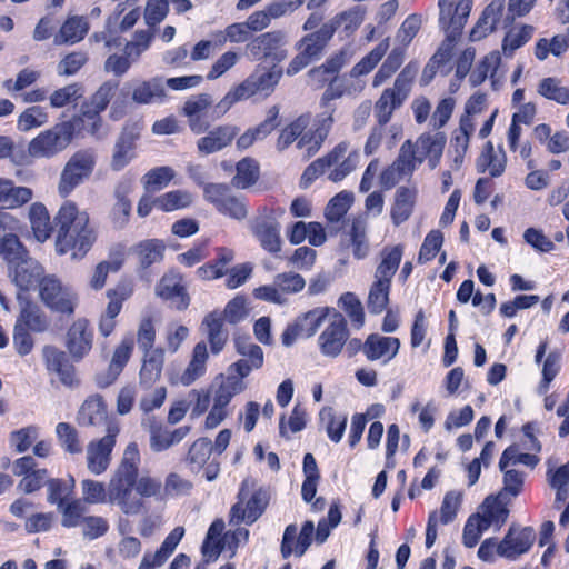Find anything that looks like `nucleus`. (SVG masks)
<instances>
[{"instance_id":"nucleus-9","label":"nucleus","mask_w":569,"mask_h":569,"mask_svg":"<svg viewBox=\"0 0 569 569\" xmlns=\"http://www.w3.org/2000/svg\"><path fill=\"white\" fill-rule=\"evenodd\" d=\"M203 198L217 212L232 220L242 221L248 217V199L242 194L233 193L227 183L203 184Z\"/></svg>"},{"instance_id":"nucleus-58","label":"nucleus","mask_w":569,"mask_h":569,"mask_svg":"<svg viewBox=\"0 0 569 569\" xmlns=\"http://www.w3.org/2000/svg\"><path fill=\"white\" fill-rule=\"evenodd\" d=\"M193 490V483L178 472H169L162 483L161 501L178 499L189 496Z\"/></svg>"},{"instance_id":"nucleus-62","label":"nucleus","mask_w":569,"mask_h":569,"mask_svg":"<svg viewBox=\"0 0 569 569\" xmlns=\"http://www.w3.org/2000/svg\"><path fill=\"white\" fill-rule=\"evenodd\" d=\"M332 310L336 309L330 307H317L297 317L296 321L301 327L303 336L312 337L322 322L332 315Z\"/></svg>"},{"instance_id":"nucleus-54","label":"nucleus","mask_w":569,"mask_h":569,"mask_svg":"<svg viewBox=\"0 0 569 569\" xmlns=\"http://www.w3.org/2000/svg\"><path fill=\"white\" fill-rule=\"evenodd\" d=\"M29 256V251L19 239L18 233L0 237V257L7 262L8 268Z\"/></svg>"},{"instance_id":"nucleus-24","label":"nucleus","mask_w":569,"mask_h":569,"mask_svg":"<svg viewBox=\"0 0 569 569\" xmlns=\"http://www.w3.org/2000/svg\"><path fill=\"white\" fill-rule=\"evenodd\" d=\"M399 349V338L370 333L366 338L365 357L368 361L380 360L386 365L398 355Z\"/></svg>"},{"instance_id":"nucleus-15","label":"nucleus","mask_w":569,"mask_h":569,"mask_svg":"<svg viewBox=\"0 0 569 569\" xmlns=\"http://www.w3.org/2000/svg\"><path fill=\"white\" fill-rule=\"evenodd\" d=\"M472 0H438L439 26L447 41H456L462 33L472 9Z\"/></svg>"},{"instance_id":"nucleus-31","label":"nucleus","mask_w":569,"mask_h":569,"mask_svg":"<svg viewBox=\"0 0 569 569\" xmlns=\"http://www.w3.org/2000/svg\"><path fill=\"white\" fill-rule=\"evenodd\" d=\"M268 500L261 490L252 492L243 506L242 500L231 507L230 521L237 525L246 522L248 526L256 522L264 512Z\"/></svg>"},{"instance_id":"nucleus-38","label":"nucleus","mask_w":569,"mask_h":569,"mask_svg":"<svg viewBox=\"0 0 569 569\" xmlns=\"http://www.w3.org/2000/svg\"><path fill=\"white\" fill-rule=\"evenodd\" d=\"M191 427L182 426L172 431L168 430L161 423L150 426V448L153 452H162L173 445L182 441L190 432Z\"/></svg>"},{"instance_id":"nucleus-16","label":"nucleus","mask_w":569,"mask_h":569,"mask_svg":"<svg viewBox=\"0 0 569 569\" xmlns=\"http://www.w3.org/2000/svg\"><path fill=\"white\" fill-rule=\"evenodd\" d=\"M350 337L347 319L342 313L332 310L329 323L318 337V348L326 358H338Z\"/></svg>"},{"instance_id":"nucleus-1","label":"nucleus","mask_w":569,"mask_h":569,"mask_svg":"<svg viewBox=\"0 0 569 569\" xmlns=\"http://www.w3.org/2000/svg\"><path fill=\"white\" fill-rule=\"evenodd\" d=\"M141 456L137 442L124 448L122 457L109 480V500L126 515H138L144 509V498L161 501L162 482L149 475L139 476Z\"/></svg>"},{"instance_id":"nucleus-8","label":"nucleus","mask_w":569,"mask_h":569,"mask_svg":"<svg viewBox=\"0 0 569 569\" xmlns=\"http://www.w3.org/2000/svg\"><path fill=\"white\" fill-rule=\"evenodd\" d=\"M97 156L93 149H80L66 162L58 182V193L67 199L94 171Z\"/></svg>"},{"instance_id":"nucleus-35","label":"nucleus","mask_w":569,"mask_h":569,"mask_svg":"<svg viewBox=\"0 0 569 569\" xmlns=\"http://www.w3.org/2000/svg\"><path fill=\"white\" fill-rule=\"evenodd\" d=\"M132 250L138 260V271L143 277L152 264L163 260L166 243L161 239H146L134 244Z\"/></svg>"},{"instance_id":"nucleus-20","label":"nucleus","mask_w":569,"mask_h":569,"mask_svg":"<svg viewBox=\"0 0 569 569\" xmlns=\"http://www.w3.org/2000/svg\"><path fill=\"white\" fill-rule=\"evenodd\" d=\"M157 296L168 301L170 308L184 311L190 306V295L183 282V277L178 272L164 273L156 287Z\"/></svg>"},{"instance_id":"nucleus-44","label":"nucleus","mask_w":569,"mask_h":569,"mask_svg":"<svg viewBox=\"0 0 569 569\" xmlns=\"http://www.w3.org/2000/svg\"><path fill=\"white\" fill-rule=\"evenodd\" d=\"M403 244L386 246L380 251V262L375 271V279L392 282L401 263Z\"/></svg>"},{"instance_id":"nucleus-3","label":"nucleus","mask_w":569,"mask_h":569,"mask_svg":"<svg viewBox=\"0 0 569 569\" xmlns=\"http://www.w3.org/2000/svg\"><path fill=\"white\" fill-rule=\"evenodd\" d=\"M350 143L340 141L323 157L313 160L306 167L300 179V187H310L320 176L327 173L331 182H340L359 164L360 153L355 149L349 151Z\"/></svg>"},{"instance_id":"nucleus-30","label":"nucleus","mask_w":569,"mask_h":569,"mask_svg":"<svg viewBox=\"0 0 569 569\" xmlns=\"http://www.w3.org/2000/svg\"><path fill=\"white\" fill-rule=\"evenodd\" d=\"M332 112L327 117L318 119L311 127L309 126L303 130L299 137L296 147L298 149H306L308 157L316 154L327 139L333 123Z\"/></svg>"},{"instance_id":"nucleus-19","label":"nucleus","mask_w":569,"mask_h":569,"mask_svg":"<svg viewBox=\"0 0 569 569\" xmlns=\"http://www.w3.org/2000/svg\"><path fill=\"white\" fill-rule=\"evenodd\" d=\"M94 331L90 321L82 317L74 320L66 333V348L74 361L82 360L93 347Z\"/></svg>"},{"instance_id":"nucleus-12","label":"nucleus","mask_w":569,"mask_h":569,"mask_svg":"<svg viewBox=\"0 0 569 569\" xmlns=\"http://www.w3.org/2000/svg\"><path fill=\"white\" fill-rule=\"evenodd\" d=\"M39 298L53 313L70 318L79 303L78 295L54 276H46L40 282Z\"/></svg>"},{"instance_id":"nucleus-10","label":"nucleus","mask_w":569,"mask_h":569,"mask_svg":"<svg viewBox=\"0 0 569 569\" xmlns=\"http://www.w3.org/2000/svg\"><path fill=\"white\" fill-rule=\"evenodd\" d=\"M288 38L282 30H272L251 37L246 53L252 61L270 62L278 66L288 57Z\"/></svg>"},{"instance_id":"nucleus-57","label":"nucleus","mask_w":569,"mask_h":569,"mask_svg":"<svg viewBox=\"0 0 569 569\" xmlns=\"http://www.w3.org/2000/svg\"><path fill=\"white\" fill-rule=\"evenodd\" d=\"M311 121L309 114H301L283 127L278 136L276 147L279 151L288 149L293 142H298L302 131L306 130Z\"/></svg>"},{"instance_id":"nucleus-21","label":"nucleus","mask_w":569,"mask_h":569,"mask_svg":"<svg viewBox=\"0 0 569 569\" xmlns=\"http://www.w3.org/2000/svg\"><path fill=\"white\" fill-rule=\"evenodd\" d=\"M8 269L13 283L19 289L17 295L19 301L23 299L22 293L39 289L42 278L46 277L42 266L30 256Z\"/></svg>"},{"instance_id":"nucleus-6","label":"nucleus","mask_w":569,"mask_h":569,"mask_svg":"<svg viewBox=\"0 0 569 569\" xmlns=\"http://www.w3.org/2000/svg\"><path fill=\"white\" fill-rule=\"evenodd\" d=\"M282 74L283 70L278 66H272L262 71L256 70L241 83L233 87L216 106V109L219 110L220 114H223L238 101L247 100L256 94L269 97L273 93Z\"/></svg>"},{"instance_id":"nucleus-40","label":"nucleus","mask_w":569,"mask_h":569,"mask_svg":"<svg viewBox=\"0 0 569 569\" xmlns=\"http://www.w3.org/2000/svg\"><path fill=\"white\" fill-rule=\"evenodd\" d=\"M211 103V97L207 93H200L184 102L182 112L189 118V128L194 134L204 133L209 129V123L201 118L200 113L207 110Z\"/></svg>"},{"instance_id":"nucleus-63","label":"nucleus","mask_w":569,"mask_h":569,"mask_svg":"<svg viewBox=\"0 0 569 569\" xmlns=\"http://www.w3.org/2000/svg\"><path fill=\"white\" fill-rule=\"evenodd\" d=\"M475 131V123L472 118L468 116H461L459 120V127L453 130L451 137V146L455 152L463 157L468 150L470 137Z\"/></svg>"},{"instance_id":"nucleus-60","label":"nucleus","mask_w":569,"mask_h":569,"mask_svg":"<svg viewBox=\"0 0 569 569\" xmlns=\"http://www.w3.org/2000/svg\"><path fill=\"white\" fill-rule=\"evenodd\" d=\"M56 436L60 447L70 455H80L83 451V445L79 431L69 422H59L56 426Z\"/></svg>"},{"instance_id":"nucleus-53","label":"nucleus","mask_w":569,"mask_h":569,"mask_svg":"<svg viewBox=\"0 0 569 569\" xmlns=\"http://www.w3.org/2000/svg\"><path fill=\"white\" fill-rule=\"evenodd\" d=\"M502 496V492H500L496 497L489 496L485 499L482 503L483 515L481 516V519H483L482 522H485L488 528L491 525L501 527L508 519L509 509L507 507V503L501 500Z\"/></svg>"},{"instance_id":"nucleus-56","label":"nucleus","mask_w":569,"mask_h":569,"mask_svg":"<svg viewBox=\"0 0 569 569\" xmlns=\"http://www.w3.org/2000/svg\"><path fill=\"white\" fill-rule=\"evenodd\" d=\"M212 449L211 440L206 437L198 438L192 442L186 456V463L192 472H199L204 468L211 457Z\"/></svg>"},{"instance_id":"nucleus-49","label":"nucleus","mask_w":569,"mask_h":569,"mask_svg":"<svg viewBox=\"0 0 569 569\" xmlns=\"http://www.w3.org/2000/svg\"><path fill=\"white\" fill-rule=\"evenodd\" d=\"M202 326L207 328L208 342L213 355L221 352L227 343L228 333L223 329L224 318L217 311L208 313Z\"/></svg>"},{"instance_id":"nucleus-7","label":"nucleus","mask_w":569,"mask_h":569,"mask_svg":"<svg viewBox=\"0 0 569 569\" xmlns=\"http://www.w3.org/2000/svg\"><path fill=\"white\" fill-rule=\"evenodd\" d=\"M284 209L276 204H263L257 209L254 217L249 221V230L259 246L271 256L281 252V224L279 218Z\"/></svg>"},{"instance_id":"nucleus-55","label":"nucleus","mask_w":569,"mask_h":569,"mask_svg":"<svg viewBox=\"0 0 569 569\" xmlns=\"http://www.w3.org/2000/svg\"><path fill=\"white\" fill-rule=\"evenodd\" d=\"M391 283L378 279L371 283L367 299V307L371 315H380L387 310L390 302Z\"/></svg>"},{"instance_id":"nucleus-26","label":"nucleus","mask_w":569,"mask_h":569,"mask_svg":"<svg viewBox=\"0 0 569 569\" xmlns=\"http://www.w3.org/2000/svg\"><path fill=\"white\" fill-rule=\"evenodd\" d=\"M14 326L32 333L46 332L50 327V320L42 308L34 301L23 298Z\"/></svg>"},{"instance_id":"nucleus-29","label":"nucleus","mask_w":569,"mask_h":569,"mask_svg":"<svg viewBox=\"0 0 569 569\" xmlns=\"http://www.w3.org/2000/svg\"><path fill=\"white\" fill-rule=\"evenodd\" d=\"M140 131L136 124H127L123 127L114 146L111 159V168L114 171L122 170L134 158V149Z\"/></svg>"},{"instance_id":"nucleus-37","label":"nucleus","mask_w":569,"mask_h":569,"mask_svg":"<svg viewBox=\"0 0 569 569\" xmlns=\"http://www.w3.org/2000/svg\"><path fill=\"white\" fill-rule=\"evenodd\" d=\"M505 4L501 0L491 1L482 11L476 26L470 32L471 41H479L493 32L503 14Z\"/></svg>"},{"instance_id":"nucleus-39","label":"nucleus","mask_w":569,"mask_h":569,"mask_svg":"<svg viewBox=\"0 0 569 569\" xmlns=\"http://www.w3.org/2000/svg\"><path fill=\"white\" fill-rule=\"evenodd\" d=\"M407 98L408 97L406 94L401 93L393 87L386 88L373 106V113L377 123L388 124L393 112L405 103Z\"/></svg>"},{"instance_id":"nucleus-47","label":"nucleus","mask_w":569,"mask_h":569,"mask_svg":"<svg viewBox=\"0 0 569 569\" xmlns=\"http://www.w3.org/2000/svg\"><path fill=\"white\" fill-rule=\"evenodd\" d=\"M213 260L206 262L197 269V276L202 280H214L228 272V266L234 259V252L227 247L217 248Z\"/></svg>"},{"instance_id":"nucleus-22","label":"nucleus","mask_w":569,"mask_h":569,"mask_svg":"<svg viewBox=\"0 0 569 569\" xmlns=\"http://www.w3.org/2000/svg\"><path fill=\"white\" fill-rule=\"evenodd\" d=\"M536 539V533L532 527H523L516 529L511 526L497 546L499 556L510 560L517 559L519 556L528 552L532 547Z\"/></svg>"},{"instance_id":"nucleus-51","label":"nucleus","mask_w":569,"mask_h":569,"mask_svg":"<svg viewBox=\"0 0 569 569\" xmlns=\"http://www.w3.org/2000/svg\"><path fill=\"white\" fill-rule=\"evenodd\" d=\"M89 30V23L84 17L72 16L69 17L60 27L58 34L54 38L57 44H74L80 42Z\"/></svg>"},{"instance_id":"nucleus-25","label":"nucleus","mask_w":569,"mask_h":569,"mask_svg":"<svg viewBox=\"0 0 569 569\" xmlns=\"http://www.w3.org/2000/svg\"><path fill=\"white\" fill-rule=\"evenodd\" d=\"M134 349V340L131 335L124 336L121 341L116 346L111 360L109 362L104 376L98 378V383L101 387L112 385L121 375L128 365Z\"/></svg>"},{"instance_id":"nucleus-45","label":"nucleus","mask_w":569,"mask_h":569,"mask_svg":"<svg viewBox=\"0 0 569 569\" xmlns=\"http://www.w3.org/2000/svg\"><path fill=\"white\" fill-rule=\"evenodd\" d=\"M33 198L29 187L16 186L14 181L0 177V204L7 208H21Z\"/></svg>"},{"instance_id":"nucleus-4","label":"nucleus","mask_w":569,"mask_h":569,"mask_svg":"<svg viewBox=\"0 0 569 569\" xmlns=\"http://www.w3.org/2000/svg\"><path fill=\"white\" fill-rule=\"evenodd\" d=\"M446 143L445 132H423L416 142L408 139L401 144L396 164L401 172L412 173L417 166L427 160L429 167L435 169L440 163Z\"/></svg>"},{"instance_id":"nucleus-46","label":"nucleus","mask_w":569,"mask_h":569,"mask_svg":"<svg viewBox=\"0 0 569 569\" xmlns=\"http://www.w3.org/2000/svg\"><path fill=\"white\" fill-rule=\"evenodd\" d=\"M29 221L34 238L40 242L47 241L54 232L53 219L42 202H33L29 207Z\"/></svg>"},{"instance_id":"nucleus-5","label":"nucleus","mask_w":569,"mask_h":569,"mask_svg":"<svg viewBox=\"0 0 569 569\" xmlns=\"http://www.w3.org/2000/svg\"><path fill=\"white\" fill-rule=\"evenodd\" d=\"M118 80L104 81L97 91L81 104L80 112L64 122H71L72 134L76 137L83 132L97 136L102 128L101 113L108 108L111 99L119 88Z\"/></svg>"},{"instance_id":"nucleus-14","label":"nucleus","mask_w":569,"mask_h":569,"mask_svg":"<svg viewBox=\"0 0 569 569\" xmlns=\"http://www.w3.org/2000/svg\"><path fill=\"white\" fill-rule=\"evenodd\" d=\"M133 292L134 284L129 278L120 279L106 291L108 303L98 320V330L103 338H108L114 332L118 326L117 317L120 315L123 303L133 296Z\"/></svg>"},{"instance_id":"nucleus-64","label":"nucleus","mask_w":569,"mask_h":569,"mask_svg":"<svg viewBox=\"0 0 569 569\" xmlns=\"http://www.w3.org/2000/svg\"><path fill=\"white\" fill-rule=\"evenodd\" d=\"M353 202V194L349 191H340L331 198L325 209V217L329 222H339L348 212Z\"/></svg>"},{"instance_id":"nucleus-59","label":"nucleus","mask_w":569,"mask_h":569,"mask_svg":"<svg viewBox=\"0 0 569 569\" xmlns=\"http://www.w3.org/2000/svg\"><path fill=\"white\" fill-rule=\"evenodd\" d=\"M389 48V40L380 41L371 51L360 59L350 70L351 78H359L370 73L385 57Z\"/></svg>"},{"instance_id":"nucleus-52","label":"nucleus","mask_w":569,"mask_h":569,"mask_svg":"<svg viewBox=\"0 0 569 569\" xmlns=\"http://www.w3.org/2000/svg\"><path fill=\"white\" fill-rule=\"evenodd\" d=\"M477 169L480 173L488 171L491 178L500 177L506 169L505 153L502 152L501 156H497L493 143L487 141L477 160Z\"/></svg>"},{"instance_id":"nucleus-23","label":"nucleus","mask_w":569,"mask_h":569,"mask_svg":"<svg viewBox=\"0 0 569 569\" xmlns=\"http://www.w3.org/2000/svg\"><path fill=\"white\" fill-rule=\"evenodd\" d=\"M239 128L234 124L226 123L206 131V134L197 140L199 154L208 156L219 152L231 146L232 141L239 134Z\"/></svg>"},{"instance_id":"nucleus-32","label":"nucleus","mask_w":569,"mask_h":569,"mask_svg":"<svg viewBox=\"0 0 569 569\" xmlns=\"http://www.w3.org/2000/svg\"><path fill=\"white\" fill-rule=\"evenodd\" d=\"M83 222H92L89 212L81 210L74 201L66 199L53 217L54 233L63 231L67 233L71 229L83 226Z\"/></svg>"},{"instance_id":"nucleus-43","label":"nucleus","mask_w":569,"mask_h":569,"mask_svg":"<svg viewBox=\"0 0 569 569\" xmlns=\"http://www.w3.org/2000/svg\"><path fill=\"white\" fill-rule=\"evenodd\" d=\"M345 63L346 52L343 50H339L328 57L322 64L312 68L308 74L318 88H323L327 83L338 77Z\"/></svg>"},{"instance_id":"nucleus-28","label":"nucleus","mask_w":569,"mask_h":569,"mask_svg":"<svg viewBox=\"0 0 569 569\" xmlns=\"http://www.w3.org/2000/svg\"><path fill=\"white\" fill-rule=\"evenodd\" d=\"M43 358L47 369L57 373L62 385L73 387L78 383L76 368L64 351L54 346H46Z\"/></svg>"},{"instance_id":"nucleus-42","label":"nucleus","mask_w":569,"mask_h":569,"mask_svg":"<svg viewBox=\"0 0 569 569\" xmlns=\"http://www.w3.org/2000/svg\"><path fill=\"white\" fill-rule=\"evenodd\" d=\"M417 200L416 188L401 186L397 189L395 200L390 209V217L395 226L406 222L413 212Z\"/></svg>"},{"instance_id":"nucleus-11","label":"nucleus","mask_w":569,"mask_h":569,"mask_svg":"<svg viewBox=\"0 0 569 569\" xmlns=\"http://www.w3.org/2000/svg\"><path fill=\"white\" fill-rule=\"evenodd\" d=\"M71 122H58L41 131L28 146V152L33 158L50 159L66 150L73 141Z\"/></svg>"},{"instance_id":"nucleus-41","label":"nucleus","mask_w":569,"mask_h":569,"mask_svg":"<svg viewBox=\"0 0 569 569\" xmlns=\"http://www.w3.org/2000/svg\"><path fill=\"white\" fill-rule=\"evenodd\" d=\"M234 176L231 178V186L239 190H248L254 187L260 180V163L252 157H244L234 164Z\"/></svg>"},{"instance_id":"nucleus-50","label":"nucleus","mask_w":569,"mask_h":569,"mask_svg":"<svg viewBox=\"0 0 569 569\" xmlns=\"http://www.w3.org/2000/svg\"><path fill=\"white\" fill-rule=\"evenodd\" d=\"M208 357L207 343L204 341L198 342L193 347L191 360L180 376L183 386H190L206 373Z\"/></svg>"},{"instance_id":"nucleus-33","label":"nucleus","mask_w":569,"mask_h":569,"mask_svg":"<svg viewBox=\"0 0 569 569\" xmlns=\"http://www.w3.org/2000/svg\"><path fill=\"white\" fill-rule=\"evenodd\" d=\"M126 261V248L118 244L109 252V259L100 261L94 267L89 280V286L92 290H101L107 282L110 272L116 273L120 271Z\"/></svg>"},{"instance_id":"nucleus-2","label":"nucleus","mask_w":569,"mask_h":569,"mask_svg":"<svg viewBox=\"0 0 569 569\" xmlns=\"http://www.w3.org/2000/svg\"><path fill=\"white\" fill-rule=\"evenodd\" d=\"M366 14V7L356 4L335 14L315 32L301 37L295 44L298 53L287 66L286 73L288 76H295L310 63L318 61L337 31L341 39L353 37L365 21Z\"/></svg>"},{"instance_id":"nucleus-18","label":"nucleus","mask_w":569,"mask_h":569,"mask_svg":"<svg viewBox=\"0 0 569 569\" xmlns=\"http://www.w3.org/2000/svg\"><path fill=\"white\" fill-rule=\"evenodd\" d=\"M12 473L19 477L18 489L31 495L43 488L48 481L49 471L40 468L32 456H22L12 462Z\"/></svg>"},{"instance_id":"nucleus-61","label":"nucleus","mask_w":569,"mask_h":569,"mask_svg":"<svg viewBox=\"0 0 569 569\" xmlns=\"http://www.w3.org/2000/svg\"><path fill=\"white\" fill-rule=\"evenodd\" d=\"M537 92L547 100L555 101L559 104H569V86H561L560 79L556 77H547L540 80Z\"/></svg>"},{"instance_id":"nucleus-13","label":"nucleus","mask_w":569,"mask_h":569,"mask_svg":"<svg viewBox=\"0 0 569 569\" xmlns=\"http://www.w3.org/2000/svg\"><path fill=\"white\" fill-rule=\"evenodd\" d=\"M98 240V230L93 222L79 226L77 229H71L57 233L54 240L56 252L60 256L70 254L74 260H82L93 248Z\"/></svg>"},{"instance_id":"nucleus-36","label":"nucleus","mask_w":569,"mask_h":569,"mask_svg":"<svg viewBox=\"0 0 569 569\" xmlns=\"http://www.w3.org/2000/svg\"><path fill=\"white\" fill-rule=\"evenodd\" d=\"M164 352L162 347L156 348L154 351L142 352L141 368L139 371V383L141 387L149 389L161 379Z\"/></svg>"},{"instance_id":"nucleus-34","label":"nucleus","mask_w":569,"mask_h":569,"mask_svg":"<svg viewBox=\"0 0 569 569\" xmlns=\"http://www.w3.org/2000/svg\"><path fill=\"white\" fill-rule=\"evenodd\" d=\"M77 422L81 427H97L114 423L108 419L107 406L101 396L89 397L80 407Z\"/></svg>"},{"instance_id":"nucleus-17","label":"nucleus","mask_w":569,"mask_h":569,"mask_svg":"<svg viewBox=\"0 0 569 569\" xmlns=\"http://www.w3.org/2000/svg\"><path fill=\"white\" fill-rule=\"evenodd\" d=\"M107 435L98 440H92L87 447V467L93 475H102L111 463V455L119 435L117 423H109Z\"/></svg>"},{"instance_id":"nucleus-27","label":"nucleus","mask_w":569,"mask_h":569,"mask_svg":"<svg viewBox=\"0 0 569 569\" xmlns=\"http://www.w3.org/2000/svg\"><path fill=\"white\" fill-rule=\"evenodd\" d=\"M43 358L47 369L57 373L62 385L73 387L78 383L76 368L64 351L54 346H46Z\"/></svg>"},{"instance_id":"nucleus-48","label":"nucleus","mask_w":569,"mask_h":569,"mask_svg":"<svg viewBox=\"0 0 569 569\" xmlns=\"http://www.w3.org/2000/svg\"><path fill=\"white\" fill-rule=\"evenodd\" d=\"M167 94L159 79L138 81L131 92V99L137 104H151L164 101Z\"/></svg>"}]
</instances>
